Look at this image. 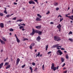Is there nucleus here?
<instances>
[{"mask_svg": "<svg viewBox=\"0 0 73 73\" xmlns=\"http://www.w3.org/2000/svg\"><path fill=\"white\" fill-rule=\"evenodd\" d=\"M38 31V30H35V29H32V33H30V35H31V36H32L33 35H34L35 33H37Z\"/></svg>", "mask_w": 73, "mask_h": 73, "instance_id": "f257e3e1", "label": "nucleus"}, {"mask_svg": "<svg viewBox=\"0 0 73 73\" xmlns=\"http://www.w3.org/2000/svg\"><path fill=\"white\" fill-rule=\"evenodd\" d=\"M37 33H38V35H41L42 34V32L41 31L38 30Z\"/></svg>", "mask_w": 73, "mask_h": 73, "instance_id": "9d476101", "label": "nucleus"}, {"mask_svg": "<svg viewBox=\"0 0 73 73\" xmlns=\"http://www.w3.org/2000/svg\"><path fill=\"white\" fill-rule=\"evenodd\" d=\"M40 55V53L39 52H38V54L36 55V57H37V56H38V57H39V55Z\"/></svg>", "mask_w": 73, "mask_h": 73, "instance_id": "aec40b11", "label": "nucleus"}, {"mask_svg": "<svg viewBox=\"0 0 73 73\" xmlns=\"http://www.w3.org/2000/svg\"><path fill=\"white\" fill-rule=\"evenodd\" d=\"M64 52L65 53H67V52L65 50L64 51Z\"/></svg>", "mask_w": 73, "mask_h": 73, "instance_id": "338daca9", "label": "nucleus"}, {"mask_svg": "<svg viewBox=\"0 0 73 73\" xmlns=\"http://www.w3.org/2000/svg\"><path fill=\"white\" fill-rule=\"evenodd\" d=\"M34 1H35V2H37V0H34Z\"/></svg>", "mask_w": 73, "mask_h": 73, "instance_id": "13d9d810", "label": "nucleus"}, {"mask_svg": "<svg viewBox=\"0 0 73 73\" xmlns=\"http://www.w3.org/2000/svg\"><path fill=\"white\" fill-rule=\"evenodd\" d=\"M49 13H50V12H49V11H48V12L46 13V15H48V14H49Z\"/></svg>", "mask_w": 73, "mask_h": 73, "instance_id": "de8ad7c7", "label": "nucleus"}, {"mask_svg": "<svg viewBox=\"0 0 73 73\" xmlns=\"http://www.w3.org/2000/svg\"><path fill=\"white\" fill-rule=\"evenodd\" d=\"M65 63L63 64V65H62V67H63L64 66H65Z\"/></svg>", "mask_w": 73, "mask_h": 73, "instance_id": "09e8293b", "label": "nucleus"}, {"mask_svg": "<svg viewBox=\"0 0 73 73\" xmlns=\"http://www.w3.org/2000/svg\"><path fill=\"white\" fill-rule=\"evenodd\" d=\"M54 40L55 41H59L61 40V39L59 37H54Z\"/></svg>", "mask_w": 73, "mask_h": 73, "instance_id": "7ed1b4c3", "label": "nucleus"}, {"mask_svg": "<svg viewBox=\"0 0 73 73\" xmlns=\"http://www.w3.org/2000/svg\"><path fill=\"white\" fill-rule=\"evenodd\" d=\"M66 69V68H65V67H64V68H63V70H65V69Z\"/></svg>", "mask_w": 73, "mask_h": 73, "instance_id": "4d7b16f0", "label": "nucleus"}, {"mask_svg": "<svg viewBox=\"0 0 73 73\" xmlns=\"http://www.w3.org/2000/svg\"><path fill=\"white\" fill-rule=\"evenodd\" d=\"M9 64V62L5 63V65H8Z\"/></svg>", "mask_w": 73, "mask_h": 73, "instance_id": "37998d69", "label": "nucleus"}, {"mask_svg": "<svg viewBox=\"0 0 73 73\" xmlns=\"http://www.w3.org/2000/svg\"><path fill=\"white\" fill-rule=\"evenodd\" d=\"M58 29H59V32H60V31H61V28Z\"/></svg>", "mask_w": 73, "mask_h": 73, "instance_id": "052dcab7", "label": "nucleus"}, {"mask_svg": "<svg viewBox=\"0 0 73 73\" xmlns=\"http://www.w3.org/2000/svg\"><path fill=\"white\" fill-rule=\"evenodd\" d=\"M66 17H68L72 21H73V19L71 17V16H68V15H65Z\"/></svg>", "mask_w": 73, "mask_h": 73, "instance_id": "423d86ee", "label": "nucleus"}, {"mask_svg": "<svg viewBox=\"0 0 73 73\" xmlns=\"http://www.w3.org/2000/svg\"><path fill=\"white\" fill-rule=\"evenodd\" d=\"M40 15L39 14H38L37 15V16H38V17H39V16H40Z\"/></svg>", "mask_w": 73, "mask_h": 73, "instance_id": "bf43d9fd", "label": "nucleus"}, {"mask_svg": "<svg viewBox=\"0 0 73 73\" xmlns=\"http://www.w3.org/2000/svg\"><path fill=\"white\" fill-rule=\"evenodd\" d=\"M72 31H70L68 33V35H70V34L71 35H72Z\"/></svg>", "mask_w": 73, "mask_h": 73, "instance_id": "f704fd0d", "label": "nucleus"}, {"mask_svg": "<svg viewBox=\"0 0 73 73\" xmlns=\"http://www.w3.org/2000/svg\"><path fill=\"white\" fill-rule=\"evenodd\" d=\"M51 69H53V71H55L56 70V67H54V63H52V66L51 67Z\"/></svg>", "mask_w": 73, "mask_h": 73, "instance_id": "f03ea898", "label": "nucleus"}, {"mask_svg": "<svg viewBox=\"0 0 73 73\" xmlns=\"http://www.w3.org/2000/svg\"><path fill=\"white\" fill-rule=\"evenodd\" d=\"M12 20H16V17L14 18L13 19H12Z\"/></svg>", "mask_w": 73, "mask_h": 73, "instance_id": "c03bdc74", "label": "nucleus"}, {"mask_svg": "<svg viewBox=\"0 0 73 73\" xmlns=\"http://www.w3.org/2000/svg\"><path fill=\"white\" fill-rule=\"evenodd\" d=\"M36 29H40V28H41V27L40 26H36Z\"/></svg>", "mask_w": 73, "mask_h": 73, "instance_id": "9b49d317", "label": "nucleus"}, {"mask_svg": "<svg viewBox=\"0 0 73 73\" xmlns=\"http://www.w3.org/2000/svg\"><path fill=\"white\" fill-rule=\"evenodd\" d=\"M20 59L19 58H17V60H16V64L17 65H18L19 63V62H20Z\"/></svg>", "mask_w": 73, "mask_h": 73, "instance_id": "6e6552de", "label": "nucleus"}, {"mask_svg": "<svg viewBox=\"0 0 73 73\" xmlns=\"http://www.w3.org/2000/svg\"><path fill=\"white\" fill-rule=\"evenodd\" d=\"M35 45V43H32V44H31V45L33 46H34V45Z\"/></svg>", "mask_w": 73, "mask_h": 73, "instance_id": "49530a36", "label": "nucleus"}, {"mask_svg": "<svg viewBox=\"0 0 73 73\" xmlns=\"http://www.w3.org/2000/svg\"><path fill=\"white\" fill-rule=\"evenodd\" d=\"M32 64L33 66H35V63L34 62H33L32 63Z\"/></svg>", "mask_w": 73, "mask_h": 73, "instance_id": "ea45409f", "label": "nucleus"}, {"mask_svg": "<svg viewBox=\"0 0 73 73\" xmlns=\"http://www.w3.org/2000/svg\"><path fill=\"white\" fill-rule=\"evenodd\" d=\"M66 58L67 59H68V58H69V56H68V55L67 54L66 55Z\"/></svg>", "mask_w": 73, "mask_h": 73, "instance_id": "a878e982", "label": "nucleus"}, {"mask_svg": "<svg viewBox=\"0 0 73 73\" xmlns=\"http://www.w3.org/2000/svg\"><path fill=\"white\" fill-rule=\"evenodd\" d=\"M22 28H24V26H21L19 27L20 29H21Z\"/></svg>", "mask_w": 73, "mask_h": 73, "instance_id": "cd10ccee", "label": "nucleus"}, {"mask_svg": "<svg viewBox=\"0 0 73 73\" xmlns=\"http://www.w3.org/2000/svg\"><path fill=\"white\" fill-rule=\"evenodd\" d=\"M10 67H11V66H10V65H9L8 66H7L6 68V69H7L8 68H9Z\"/></svg>", "mask_w": 73, "mask_h": 73, "instance_id": "bb28decb", "label": "nucleus"}, {"mask_svg": "<svg viewBox=\"0 0 73 73\" xmlns=\"http://www.w3.org/2000/svg\"><path fill=\"white\" fill-rule=\"evenodd\" d=\"M16 38L17 42H18V43L20 42V40L18 38V37H16Z\"/></svg>", "mask_w": 73, "mask_h": 73, "instance_id": "f8f14e48", "label": "nucleus"}, {"mask_svg": "<svg viewBox=\"0 0 73 73\" xmlns=\"http://www.w3.org/2000/svg\"><path fill=\"white\" fill-rule=\"evenodd\" d=\"M59 17H62V16H61V15H59L58 16V18Z\"/></svg>", "mask_w": 73, "mask_h": 73, "instance_id": "8fccbe9b", "label": "nucleus"}, {"mask_svg": "<svg viewBox=\"0 0 73 73\" xmlns=\"http://www.w3.org/2000/svg\"><path fill=\"white\" fill-rule=\"evenodd\" d=\"M56 47L57 48V45L56 44L54 45L52 47V48H54Z\"/></svg>", "mask_w": 73, "mask_h": 73, "instance_id": "4be33fe9", "label": "nucleus"}, {"mask_svg": "<svg viewBox=\"0 0 73 73\" xmlns=\"http://www.w3.org/2000/svg\"><path fill=\"white\" fill-rule=\"evenodd\" d=\"M61 27H62V26L61 25V24H59L58 26H57V28H58V29H60L61 28Z\"/></svg>", "mask_w": 73, "mask_h": 73, "instance_id": "ddd939ff", "label": "nucleus"}, {"mask_svg": "<svg viewBox=\"0 0 73 73\" xmlns=\"http://www.w3.org/2000/svg\"><path fill=\"white\" fill-rule=\"evenodd\" d=\"M29 4H35V2H34V1H33L32 0H31L29 2Z\"/></svg>", "mask_w": 73, "mask_h": 73, "instance_id": "39448f33", "label": "nucleus"}, {"mask_svg": "<svg viewBox=\"0 0 73 73\" xmlns=\"http://www.w3.org/2000/svg\"><path fill=\"white\" fill-rule=\"evenodd\" d=\"M48 48V46L47 45L46 46V50H47Z\"/></svg>", "mask_w": 73, "mask_h": 73, "instance_id": "2f4dec72", "label": "nucleus"}, {"mask_svg": "<svg viewBox=\"0 0 73 73\" xmlns=\"http://www.w3.org/2000/svg\"><path fill=\"white\" fill-rule=\"evenodd\" d=\"M52 53V52H51V51H50V52H48L47 54H50V53Z\"/></svg>", "mask_w": 73, "mask_h": 73, "instance_id": "a18cd8bd", "label": "nucleus"}, {"mask_svg": "<svg viewBox=\"0 0 73 73\" xmlns=\"http://www.w3.org/2000/svg\"><path fill=\"white\" fill-rule=\"evenodd\" d=\"M57 45V50H59L60 49V48H59V47H61V46H59V44H56Z\"/></svg>", "mask_w": 73, "mask_h": 73, "instance_id": "2eb2a0df", "label": "nucleus"}, {"mask_svg": "<svg viewBox=\"0 0 73 73\" xmlns=\"http://www.w3.org/2000/svg\"><path fill=\"white\" fill-rule=\"evenodd\" d=\"M54 5H55V6H57V5H58V3H56V2H55L54 3Z\"/></svg>", "mask_w": 73, "mask_h": 73, "instance_id": "412c9836", "label": "nucleus"}, {"mask_svg": "<svg viewBox=\"0 0 73 73\" xmlns=\"http://www.w3.org/2000/svg\"><path fill=\"white\" fill-rule=\"evenodd\" d=\"M36 21H41V19L37 17L36 19Z\"/></svg>", "mask_w": 73, "mask_h": 73, "instance_id": "dca6fc26", "label": "nucleus"}, {"mask_svg": "<svg viewBox=\"0 0 73 73\" xmlns=\"http://www.w3.org/2000/svg\"><path fill=\"white\" fill-rule=\"evenodd\" d=\"M10 16H11L10 15H8L6 16V17H10Z\"/></svg>", "mask_w": 73, "mask_h": 73, "instance_id": "58836bf2", "label": "nucleus"}, {"mask_svg": "<svg viewBox=\"0 0 73 73\" xmlns=\"http://www.w3.org/2000/svg\"><path fill=\"white\" fill-rule=\"evenodd\" d=\"M3 63H2L0 64V69L2 68V66H3Z\"/></svg>", "mask_w": 73, "mask_h": 73, "instance_id": "a211bd4d", "label": "nucleus"}, {"mask_svg": "<svg viewBox=\"0 0 73 73\" xmlns=\"http://www.w3.org/2000/svg\"><path fill=\"white\" fill-rule=\"evenodd\" d=\"M41 39V38L40 37H37V38L36 39V40H37L38 42H40V40Z\"/></svg>", "mask_w": 73, "mask_h": 73, "instance_id": "0eeeda50", "label": "nucleus"}, {"mask_svg": "<svg viewBox=\"0 0 73 73\" xmlns=\"http://www.w3.org/2000/svg\"><path fill=\"white\" fill-rule=\"evenodd\" d=\"M28 40V39H27V38H24V39H23L22 40H23V41H25V40Z\"/></svg>", "mask_w": 73, "mask_h": 73, "instance_id": "c85d7f7f", "label": "nucleus"}, {"mask_svg": "<svg viewBox=\"0 0 73 73\" xmlns=\"http://www.w3.org/2000/svg\"><path fill=\"white\" fill-rule=\"evenodd\" d=\"M22 31H25V29L23 28L22 29Z\"/></svg>", "mask_w": 73, "mask_h": 73, "instance_id": "0e129e2a", "label": "nucleus"}, {"mask_svg": "<svg viewBox=\"0 0 73 73\" xmlns=\"http://www.w3.org/2000/svg\"><path fill=\"white\" fill-rule=\"evenodd\" d=\"M9 31H10L11 32H12V31H13V29H9Z\"/></svg>", "mask_w": 73, "mask_h": 73, "instance_id": "473e14b6", "label": "nucleus"}, {"mask_svg": "<svg viewBox=\"0 0 73 73\" xmlns=\"http://www.w3.org/2000/svg\"><path fill=\"white\" fill-rule=\"evenodd\" d=\"M61 61H62V62H64V58H61Z\"/></svg>", "mask_w": 73, "mask_h": 73, "instance_id": "5701e85b", "label": "nucleus"}, {"mask_svg": "<svg viewBox=\"0 0 73 73\" xmlns=\"http://www.w3.org/2000/svg\"><path fill=\"white\" fill-rule=\"evenodd\" d=\"M23 21V20L22 19H19V20H17V22H19V21H20V22H21V21Z\"/></svg>", "mask_w": 73, "mask_h": 73, "instance_id": "7c9ffc66", "label": "nucleus"}, {"mask_svg": "<svg viewBox=\"0 0 73 73\" xmlns=\"http://www.w3.org/2000/svg\"><path fill=\"white\" fill-rule=\"evenodd\" d=\"M17 3H16L15 2L14 3V4L15 5H17Z\"/></svg>", "mask_w": 73, "mask_h": 73, "instance_id": "864d4df0", "label": "nucleus"}, {"mask_svg": "<svg viewBox=\"0 0 73 73\" xmlns=\"http://www.w3.org/2000/svg\"><path fill=\"white\" fill-rule=\"evenodd\" d=\"M39 56H40V57H41L42 56V54H40Z\"/></svg>", "mask_w": 73, "mask_h": 73, "instance_id": "680f3d73", "label": "nucleus"}, {"mask_svg": "<svg viewBox=\"0 0 73 73\" xmlns=\"http://www.w3.org/2000/svg\"><path fill=\"white\" fill-rule=\"evenodd\" d=\"M42 69L43 70H44V64L42 65Z\"/></svg>", "mask_w": 73, "mask_h": 73, "instance_id": "c756f323", "label": "nucleus"}, {"mask_svg": "<svg viewBox=\"0 0 73 73\" xmlns=\"http://www.w3.org/2000/svg\"><path fill=\"white\" fill-rule=\"evenodd\" d=\"M0 15L1 16H3V14L2 13H0Z\"/></svg>", "mask_w": 73, "mask_h": 73, "instance_id": "4c0bfd02", "label": "nucleus"}, {"mask_svg": "<svg viewBox=\"0 0 73 73\" xmlns=\"http://www.w3.org/2000/svg\"><path fill=\"white\" fill-rule=\"evenodd\" d=\"M22 25H24V26H25V24H21Z\"/></svg>", "mask_w": 73, "mask_h": 73, "instance_id": "5fc2aeb1", "label": "nucleus"}, {"mask_svg": "<svg viewBox=\"0 0 73 73\" xmlns=\"http://www.w3.org/2000/svg\"><path fill=\"white\" fill-rule=\"evenodd\" d=\"M68 72V71L66 70L63 72V73H67Z\"/></svg>", "mask_w": 73, "mask_h": 73, "instance_id": "a19ab883", "label": "nucleus"}, {"mask_svg": "<svg viewBox=\"0 0 73 73\" xmlns=\"http://www.w3.org/2000/svg\"><path fill=\"white\" fill-rule=\"evenodd\" d=\"M60 48L61 49V50H65V49L64 48H61V47H60Z\"/></svg>", "mask_w": 73, "mask_h": 73, "instance_id": "79ce46f5", "label": "nucleus"}, {"mask_svg": "<svg viewBox=\"0 0 73 73\" xmlns=\"http://www.w3.org/2000/svg\"><path fill=\"white\" fill-rule=\"evenodd\" d=\"M32 46H30V49H32Z\"/></svg>", "mask_w": 73, "mask_h": 73, "instance_id": "603ef678", "label": "nucleus"}, {"mask_svg": "<svg viewBox=\"0 0 73 73\" xmlns=\"http://www.w3.org/2000/svg\"><path fill=\"white\" fill-rule=\"evenodd\" d=\"M63 20V18H60V22H61Z\"/></svg>", "mask_w": 73, "mask_h": 73, "instance_id": "c9c22d12", "label": "nucleus"}, {"mask_svg": "<svg viewBox=\"0 0 73 73\" xmlns=\"http://www.w3.org/2000/svg\"><path fill=\"white\" fill-rule=\"evenodd\" d=\"M68 40L72 42L73 41V39H72V38H69Z\"/></svg>", "mask_w": 73, "mask_h": 73, "instance_id": "b1692460", "label": "nucleus"}, {"mask_svg": "<svg viewBox=\"0 0 73 73\" xmlns=\"http://www.w3.org/2000/svg\"><path fill=\"white\" fill-rule=\"evenodd\" d=\"M56 54H57V55H61L62 54V52H61V50H58L57 51Z\"/></svg>", "mask_w": 73, "mask_h": 73, "instance_id": "20e7f679", "label": "nucleus"}, {"mask_svg": "<svg viewBox=\"0 0 73 73\" xmlns=\"http://www.w3.org/2000/svg\"><path fill=\"white\" fill-rule=\"evenodd\" d=\"M30 70H31V73H32L33 72V68H32V67H30V68H29Z\"/></svg>", "mask_w": 73, "mask_h": 73, "instance_id": "393cba45", "label": "nucleus"}, {"mask_svg": "<svg viewBox=\"0 0 73 73\" xmlns=\"http://www.w3.org/2000/svg\"><path fill=\"white\" fill-rule=\"evenodd\" d=\"M0 26L1 28H3L4 27V24L3 23H1L0 24Z\"/></svg>", "mask_w": 73, "mask_h": 73, "instance_id": "4468645a", "label": "nucleus"}, {"mask_svg": "<svg viewBox=\"0 0 73 73\" xmlns=\"http://www.w3.org/2000/svg\"><path fill=\"white\" fill-rule=\"evenodd\" d=\"M71 17H72V19H73V15H72L71 16Z\"/></svg>", "mask_w": 73, "mask_h": 73, "instance_id": "774afa93", "label": "nucleus"}, {"mask_svg": "<svg viewBox=\"0 0 73 73\" xmlns=\"http://www.w3.org/2000/svg\"><path fill=\"white\" fill-rule=\"evenodd\" d=\"M2 39L4 41H7L6 39L4 37H2Z\"/></svg>", "mask_w": 73, "mask_h": 73, "instance_id": "6ab92c4d", "label": "nucleus"}, {"mask_svg": "<svg viewBox=\"0 0 73 73\" xmlns=\"http://www.w3.org/2000/svg\"><path fill=\"white\" fill-rule=\"evenodd\" d=\"M37 50H36V49L35 50V52H37Z\"/></svg>", "mask_w": 73, "mask_h": 73, "instance_id": "69168bd1", "label": "nucleus"}, {"mask_svg": "<svg viewBox=\"0 0 73 73\" xmlns=\"http://www.w3.org/2000/svg\"><path fill=\"white\" fill-rule=\"evenodd\" d=\"M26 66V65L25 64L23 65H22V66H21V68H24V67L25 66Z\"/></svg>", "mask_w": 73, "mask_h": 73, "instance_id": "72a5a7b5", "label": "nucleus"}, {"mask_svg": "<svg viewBox=\"0 0 73 73\" xmlns=\"http://www.w3.org/2000/svg\"><path fill=\"white\" fill-rule=\"evenodd\" d=\"M56 11H58V10H59V8H58L57 7V8H56Z\"/></svg>", "mask_w": 73, "mask_h": 73, "instance_id": "3c124183", "label": "nucleus"}, {"mask_svg": "<svg viewBox=\"0 0 73 73\" xmlns=\"http://www.w3.org/2000/svg\"><path fill=\"white\" fill-rule=\"evenodd\" d=\"M8 57L7 58H6V59H4V62H5L7 60H8Z\"/></svg>", "mask_w": 73, "mask_h": 73, "instance_id": "e433bc0d", "label": "nucleus"}, {"mask_svg": "<svg viewBox=\"0 0 73 73\" xmlns=\"http://www.w3.org/2000/svg\"><path fill=\"white\" fill-rule=\"evenodd\" d=\"M50 24H53V22H51L50 23Z\"/></svg>", "mask_w": 73, "mask_h": 73, "instance_id": "6e6d98bb", "label": "nucleus"}, {"mask_svg": "<svg viewBox=\"0 0 73 73\" xmlns=\"http://www.w3.org/2000/svg\"><path fill=\"white\" fill-rule=\"evenodd\" d=\"M4 9L5 11L4 12V13H6V14H7V12L6 11H7V8L5 7Z\"/></svg>", "mask_w": 73, "mask_h": 73, "instance_id": "f3484780", "label": "nucleus"}, {"mask_svg": "<svg viewBox=\"0 0 73 73\" xmlns=\"http://www.w3.org/2000/svg\"><path fill=\"white\" fill-rule=\"evenodd\" d=\"M0 42H1V44H5V42H4L3 40H1V39H0Z\"/></svg>", "mask_w": 73, "mask_h": 73, "instance_id": "1a4fd4ad", "label": "nucleus"}, {"mask_svg": "<svg viewBox=\"0 0 73 73\" xmlns=\"http://www.w3.org/2000/svg\"><path fill=\"white\" fill-rule=\"evenodd\" d=\"M58 68H59V66H58L57 67V68H56V69H57V70H58Z\"/></svg>", "mask_w": 73, "mask_h": 73, "instance_id": "e2e57ef3", "label": "nucleus"}]
</instances>
